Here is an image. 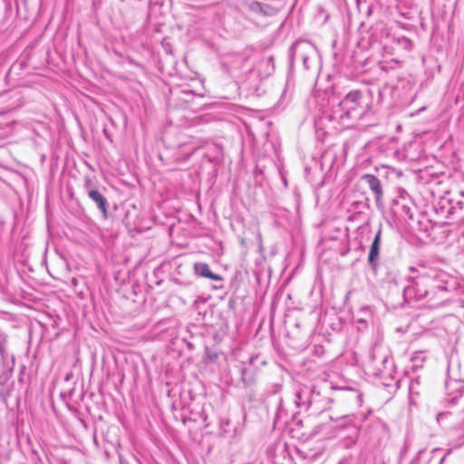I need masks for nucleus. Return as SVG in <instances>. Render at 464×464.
Returning a JSON list of instances; mask_svg holds the SVG:
<instances>
[{
  "label": "nucleus",
  "instance_id": "3",
  "mask_svg": "<svg viewBox=\"0 0 464 464\" xmlns=\"http://www.w3.org/2000/svg\"><path fill=\"white\" fill-rule=\"evenodd\" d=\"M84 188L86 189L88 197L97 205V208L102 211L104 218L108 217V201L106 198L97 189L92 188L91 179H85Z\"/></svg>",
  "mask_w": 464,
  "mask_h": 464
},
{
  "label": "nucleus",
  "instance_id": "4",
  "mask_svg": "<svg viewBox=\"0 0 464 464\" xmlns=\"http://www.w3.org/2000/svg\"><path fill=\"white\" fill-rule=\"evenodd\" d=\"M362 179L368 185L369 188L374 194L376 204L378 205L382 198V188L380 179L372 174H365Z\"/></svg>",
  "mask_w": 464,
  "mask_h": 464
},
{
  "label": "nucleus",
  "instance_id": "14",
  "mask_svg": "<svg viewBox=\"0 0 464 464\" xmlns=\"http://www.w3.org/2000/svg\"><path fill=\"white\" fill-rule=\"evenodd\" d=\"M357 400H358V402H359V406H362V395L361 393L357 394Z\"/></svg>",
  "mask_w": 464,
  "mask_h": 464
},
{
  "label": "nucleus",
  "instance_id": "10",
  "mask_svg": "<svg viewBox=\"0 0 464 464\" xmlns=\"http://www.w3.org/2000/svg\"><path fill=\"white\" fill-rule=\"evenodd\" d=\"M378 351H379V347L378 346H374L373 349H372V352L370 354L371 359L372 360V362H376L377 361L376 353H378Z\"/></svg>",
  "mask_w": 464,
  "mask_h": 464
},
{
  "label": "nucleus",
  "instance_id": "9",
  "mask_svg": "<svg viewBox=\"0 0 464 464\" xmlns=\"http://www.w3.org/2000/svg\"><path fill=\"white\" fill-rule=\"evenodd\" d=\"M295 403L297 407H300L302 404H304V401L303 400V395L301 391H297L295 393Z\"/></svg>",
  "mask_w": 464,
  "mask_h": 464
},
{
  "label": "nucleus",
  "instance_id": "2",
  "mask_svg": "<svg viewBox=\"0 0 464 464\" xmlns=\"http://www.w3.org/2000/svg\"><path fill=\"white\" fill-rule=\"evenodd\" d=\"M360 91H352L335 106H333L329 120L341 127L350 128L359 121L365 112Z\"/></svg>",
  "mask_w": 464,
  "mask_h": 464
},
{
  "label": "nucleus",
  "instance_id": "15",
  "mask_svg": "<svg viewBox=\"0 0 464 464\" xmlns=\"http://www.w3.org/2000/svg\"><path fill=\"white\" fill-rule=\"evenodd\" d=\"M353 418H354V416H353V415H352V416H350V415H346V416H343V417H341L340 419H341V420H346V419H347V420H352V419H353Z\"/></svg>",
  "mask_w": 464,
  "mask_h": 464
},
{
  "label": "nucleus",
  "instance_id": "7",
  "mask_svg": "<svg viewBox=\"0 0 464 464\" xmlns=\"http://www.w3.org/2000/svg\"><path fill=\"white\" fill-rule=\"evenodd\" d=\"M7 334L0 329V356L4 362L8 359Z\"/></svg>",
  "mask_w": 464,
  "mask_h": 464
},
{
  "label": "nucleus",
  "instance_id": "13",
  "mask_svg": "<svg viewBox=\"0 0 464 464\" xmlns=\"http://www.w3.org/2000/svg\"><path fill=\"white\" fill-rule=\"evenodd\" d=\"M381 361L383 364H386L389 362V358H388V355H383L382 358H381Z\"/></svg>",
  "mask_w": 464,
  "mask_h": 464
},
{
  "label": "nucleus",
  "instance_id": "11",
  "mask_svg": "<svg viewBox=\"0 0 464 464\" xmlns=\"http://www.w3.org/2000/svg\"><path fill=\"white\" fill-rule=\"evenodd\" d=\"M251 8L254 10V11H256V10H261L262 9V5L260 3L258 2H255L252 4L251 5Z\"/></svg>",
  "mask_w": 464,
  "mask_h": 464
},
{
  "label": "nucleus",
  "instance_id": "17",
  "mask_svg": "<svg viewBox=\"0 0 464 464\" xmlns=\"http://www.w3.org/2000/svg\"><path fill=\"white\" fill-rule=\"evenodd\" d=\"M370 413H371V411H369L367 414H365L362 417V420H365L367 419V415Z\"/></svg>",
  "mask_w": 464,
  "mask_h": 464
},
{
  "label": "nucleus",
  "instance_id": "12",
  "mask_svg": "<svg viewBox=\"0 0 464 464\" xmlns=\"http://www.w3.org/2000/svg\"><path fill=\"white\" fill-rule=\"evenodd\" d=\"M420 360V361H423V354L422 353H417L416 355L412 358L413 361L415 360Z\"/></svg>",
  "mask_w": 464,
  "mask_h": 464
},
{
  "label": "nucleus",
  "instance_id": "5",
  "mask_svg": "<svg viewBox=\"0 0 464 464\" xmlns=\"http://www.w3.org/2000/svg\"><path fill=\"white\" fill-rule=\"evenodd\" d=\"M381 235L382 229L380 228L371 245L370 252L368 256V262L372 266L375 267L377 266V262L379 260V252H380V245H381Z\"/></svg>",
  "mask_w": 464,
  "mask_h": 464
},
{
  "label": "nucleus",
  "instance_id": "1",
  "mask_svg": "<svg viewBox=\"0 0 464 464\" xmlns=\"http://www.w3.org/2000/svg\"><path fill=\"white\" fill-rule=\"evenodd\" d=\"M411 272H418L417 276H410L403 290L404 300L408 304L422 303L430 307H435L440 303L441 295L447 291L445 285L446 275L434 270L422 269L419 272L415 267H410Z\"/></svg>",
  "mask_w": 464,
  "mask_h": 464
},
{
  "label": "nucleus",
  "instance_id": "8",
  "mask_svg": "<svg viewBox=\"0 0 464 464\" xmlns=\"http://www.w3.org/2000/svg\"><path fill=\"white\" fill-rule=\"evenodd\" d=\"M452 203H455L459 209L464 208V191H459V198L451 199Z\"/></svg>",
  "mask_w": 464,
  "mask_h": 464
},
{
  "label": "nucleus",
  "instance_id": "16",
  "mask_svg": "<svg viewBox=\"0 0 464 464\" xmlns=\"http://www.w3.org/2000/svg\"><path fill=\"white\" fill-rule=\"evenodd\" d=\"M445 415H446V413H439V414L437 415V420H438V421H440V419H442Z\"/></svg>",
  "mask_w": 464,
  "mask_h": 464
},
{
  "label": "nucleus",
  "instance_id": "6",
  "mask_svg": "<svg viewBox=\"0 0 464 464\" xmlns=\"http://www.w3.org/2000/svg\"><path fill=\"white\" fill-rule=\"evenodd\" d=\"M194 270L198 276L209 278L214 281H220L222 279L220 276L212 273L208 265L205 263H196L194 265Z\"/></svg>",
  "mask_w": 464,
  "mask_h": 464
}]
</instances>
